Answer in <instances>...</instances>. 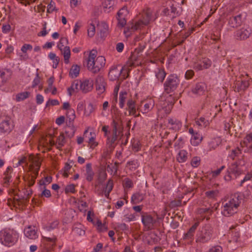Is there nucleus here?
<instances>
[{
	"mask_svg": "<svg viewBox=\"0 0 252 252\" xmlns=\"http://www.w3.org/2000/svg\"><path fill=\"white\" fill-rule=\"evenodd\" d=\"M241 202L240 196L238 193L231 195L222 203V214L227 217L233 216L237 212Z\"/></svg>",
	"mask_w": 252,
	"mask_h": 252,
	"instance_id": "1",
	"label": "nucleus"
},
{
	"mask_svg": "<svg viewBox=\"0 0 252 252\" xmlns=\"http://www.w3.org/2000/svg\"><path fill=\"white\" fill-rule=\"evenodd\" d=\"M96 51L92 50L87 59V68L93 74H97L105 64V59L103 56H98L96 59Z\"/></svg>",
	"mask_w": 252,
	"mask_h": 252,
	"instance_id": "2",
	"label": "nucleus"
},
{
	"mask_svg": "<svg viewBox=\"0 0 252 252\" xmlns=\"http://www.w3.org/2000/svg\"><path fill=\"white\" fill-rule=\"evenodd\" d=\"M18 237V233L14 229L4 228L0 231V243L5 246L14 245Z\"/></svg>",
	"mask_w": 252,
	"mask_h": 252,
	"instance_id": "3",
	"label": "nucleus"
},
{
	"mask_svg": "<svg viewBox=\"0 0 252 252\" xmlns=\"http://www.w3.org/2000/svg\"><path fill=\"white\" fill-rule=\"evenodd\" d=\"M213 229L210 224H205L198 231L196 241L197 243H205L212 238Z\"/></svg>",
	"mask_w": 252,
	"mask_h": 252,
	"instance_id": "4",
	"label": "nucleus"
},
{
	"mask_svg": "<svg viewBox=\"0 0 252 252\" xmlns=\"http://www.w3.org/2000/svg\"><path fill=\"white\" fill-rule=\"evenodd\" d=\"M180 83L177 75L171 74L168 76L164 83V92L170 94L177 89Z\"/></svg>",
	"mask_w": 252,
	"mask_h": 252,
	"instance_id": "5",
	"label": "nucleus"
},
{
	"mask_svg": "<svg viewBox=\"0 0 252 252\" xmlns=\"http://www.w3.org/2000/svg\"><path fill=\"white\" fill-rule=\"evenodd\" d=\"M152 18V12L150 9H148L144 10L142 14V19L136 22L132 26V29L133 30H137L141 29L145 26L147 25L150 23Z\"/></svg>",
	"mask_w": 252,
	"mask_h": 252,
	"instance_id": "6",
	"label": "nucleus"
},
{
	"mask_svg": "<svg viewBox=\"0 0 252 252\" xmlns=\"http://www.w3.org/2000/svg\"><path fill=\"white\" fill-rule=\"evenodd\" d=\"M13 124L9 117H6L0 123V134H9L13 129Z\"/></svg>",
	"mask_w": 252,
	"mask_h": 252,
	"instance_id": "7",
	"label": "nucleus"
},
{
	"mask_svg": "<svg viewBox=\"0 0 252 252\" xmlns=\"http://www.w3.org/2000/svg\"><path fill=\"white\" fill-rule=\"evenodd\" d=\"M123 67L120 65H113L110 68L108 78L110 81H114L119 79L123 73Z\"/></svg>",
	"mask_w": 252,
	"mask_h": 252,
	"instance_id": "8",
	"label": "nucleus"
},
{
	"mask_svg": "<svg viewBox=\"0 0 252 252\" xmlns=\"http://www.w3.org/2000/svg\"><path fill=\"white\" fill-rule=\"evenodd\" d=\"M252 33V30L248 26L244 27L234 32L235 38L238 40H244L248 38Z\"/></svg>",
	"mask_w": 252,
	"mask_h": 252,
	"instance_id": "9",
	"label": "nucleus"
},
{
	"mask_svg": "<svg viewBox=\"0 0 252 252\" xmlns=\"http://www.w3.org/2000/svg\"><path fill=\"white\" fill-rule=\"evenodd\" d=\"M29 160L31 163L30 168L32 173H35V174L38 175V171L41 165V162L39 158L34 156L33 155H31L29 157Z\"/></svg>",
	"mask_w": 252,
	"mask_h": 252,
	"instance_id": "10",
	"label": "nucleus"
},
{
	"mask_svg": "<svg viewBox=\"0 0 252 252\" xmlns=\"http://www.w3.org/2000/svg\"><path fill=\"white\" fill-rule=\"evenodd\" d=\"M245 161L243 160H240L238 161L232 163L228 170L232 174H233L235 178L242 174V170L239 167L240 165H244Z\"/></svg>",
	"mask_w": 252,
	"mask_h": 252,
	"instance_id": "11",
	"label": "nucleus"
},
{
	"mask_svg": "<svg viewBox=\"0 0 252 252\" xmlns=\"http://www.w3.org/2000/svg\"><path fill=\"white\" fill-rule=\"evenodd\" d=\"M94 86V81L92 79H86L81 80V86L80 89L84 94H87L91 92Z\"/></svg>",
	"mask_w": 252,
	"mask_h": 252,
	"instance_id": "12",
	"label": "nucleus"
},
{
	"mask_svg": "<svg viewBox=\"0 0 252 252\" xmlns=\"http://www.w3.org/2000/svg\"><path fill=\"white\" fill-rule=\"evenodd\" d=\"M95 85L98 94H100L105 91L107 84L102 76L98 75L96 77Z\"/></svg>",
	"mask_w": 252,
	"mask_h": 252,
	"instance_id": "13",
	"label": "nucleus"
},
{
	"mask_svg": "<svg viewBox=\"0 0 252 252\" xmlns=\"http://www.w3.org/2000/svg\"><path fill=\"white\" fill-rule=\"evenodd\" d=\"M9 193L14 196H17L18 198L15 197L13 199L11 198L8 199L7 204L9 206L15 207L17 205L19 206L21 204L23 203V202L22 201V199H24V197L23 196L22 198H20L14 189H10Z\"/></svg>",
	"mask_w": 252,
	"mask_h": 252,
	"instance_id": "14",
	"label": "nucleus"
},
{
	"mask_svg": "<svg viewBox=\"0 0 252 252\" xmlns=\"http://www.w3.org/2000/svg\"><path fill=\"white\" fill-rule=\"evenodd\" d=\"M113 126L112 135L111 136H107V143L111 146H113V145L115 143L118 138L117 135V126L118 125V123L113 120L112 123Z\"/></svg>",
	"mask_w": 252,
	"mask_h": 252,
	"instance_id": "15",
	"label": "nucleus"
},
{
	"mask_svg": "<svg viewBox=\"0 0 252 252\" xmlns=\"http://www.w3.org/2000/svg\"><path fill=\"white\" fill-rule=\"evenodd\" d=\"M241 144L243 147H247L245 152L252 153V132L247 134Z\"/></svg>",
	"mask_w": 252,
	"mask_h": 252,
	"instance_id": "16",
	"label": "nucleus"
},
{
	"mask_svg": "<svg viewBox=\"0 0 252 252\" xmlns=\"http://www.w3.org/2000/svg\"><path fill=\"white\" fill-rule=\"evenodd\" d=\"M85 139L90 144L91 148H94L97 145V143L95 141V134L92 132H89L85 130L84 133Z\"/></svg>",
	"mask_w": 252,
	"mask_h": 252,
	"instance_id": "17",
	"label": "nucleus"
},
{
	"mask_svg": "<svg viewBox=\"0 0 252 252\" xmlns=\"http://www.w3.org/2000/svg\"><path fill=\"white\" fill-rule=\"evenodd\" d=\"M250 86L249 80H244L237 81L235 86V91L237 92H244Z\"/></svg>",
	"mask_w": 252,
	"mask_h": 252,
	"instance_id": "18",
	"label": "nucleus"
},
{
	"mask_svg": "<svg viewBox=\"0 0 252 252\" xmlns=\"http://www.w3.org/2000/svg\"><path fill=\"white\" fill-rule=\"evenodd\" d=\"M167 126L174 130H178L182 127L181 122L175 118H168Z\"/></svg>",
	"mask_w": 252,
	"mask_h": 252,
	"instance_id": "19",
	"label": "nucleus"
},
{
	"mask_svg": "<svg viewBox=\"0 0 252 252\" xmlns=\"http://www.w3.org/2000/svg\"><path fill=\"white\" fill-rule=\"evenodd\" d=\"M142 222L147 229H151L155 221L151 215H146L142 216Z\"/></svg>",
	"mask_w": 252,
	"mask_h": 252,
	"instance_id": "20",
	"label": "nucleus"
},
{
	"mask_svg": "<svg viewBox=\"0 0 252 252\" xmlns=\"http://www.w3.org/2000/svg\"><path fill=\"white\" fill-rule=\"evenodd\" d=\"M206 89V86L203 83H198L192 88V92L193 94L197 95H202Z\"/></svg>",
	"mask_w": 252,
	"mask_h": 252,
	"instance_id": "21",
	"label": "nucleus"
},
{
	"mask_svg": "<svg viewBox=\"0 0 252 252\" xmlns=\"http://www.w3.org/2000/svg\"><path fill=\"white\" fill-rule=\"evenodd\" d=\"M126 110L128 111V115H134L136 112V102L132 98H129L126 102Z\"/></svg>",
	"mask_w": 252,
	"mask_h": 252,
	"instance_id": "22",
	"label": "nucleus"
},
{
	"mask_svg": "<svg viewBox=\"0 0 252 252\" xmlns=\"http://www.w3.org/2000/svg\"><path fill=\"white\" fill-rule=\"evenodd\" d=\"M242 16L241 14L230 17L228 20L229 25L233 28H237L242 23Z\"/></svg>",
	"mask_w": 252,
	"mask_h": 252,
	"instance_id": "23",
	"label": "nucleus"
},
{
	"mask_svg": "<svg viewBox=\"0 0 252 252\" xmlns=\"http://www.w3.org/2000/svg\"><path fill=\"white\" fill-rule=\"evenodd\" d=\"M24 234L27 237L31 239H35L38 237L34 226H30L26 228L24 230Z\"/></svg>",
	"mask_w": 252,
	"mask_h": 252,
	"instance_id": "24",
	"label": "nucleus"
},
{
	"mask_svg": "<svg viewBox=\"0 0 252 252\" xmlns=\"http://www.w3.org/2000/svg\"><path fill=\"white\" fill-rule=\"evenodd\" d=\"M81 86V80H76L74 81L70 87L67 89L68 94L69 96L72 95V92H78L81 91V89H80V87Z\"/></svg>",
	"mask_w": 252,
	"mask_h": 252,
	"instance_id": "25",
	"label": "nucleus"
},
{
	"mask_svg": "<svg viewBox=\"0 0 252 252\" xmlns=\"http://www.w3.org/2000/svg\"><path fill=\"white\" fill-rule=\"evenodd\" d=\"M114 187L113 181L112 179H109L106 185L104 187L102 192L100 193L102 195L103 193L105 196L108 198L109 196L110 193L113 189Z\"/></svg>",
	"mask_w": 252,
	"mask_h": 252,
	"instance_id": "26",
	"label": "nucleus"
},
{
	"mask_svg": "<svg viewBox=\"0 0 252 252\" xmlns=\"http://www.w3.org/2000/svg\"><path fill=\"white\" fill-rule=\"evenodd\" d=\"M146 194L140 192L134 193L131 196V203L138 204L142 201L145 198Z\"/></svg>",
	"mask_w": 252,
	"mask_h": 252,
	"instance_id": "27",
	"label": "nucleus"
},
{
	"mask_svg": "<svg viewBox=\"0 0 252 252\" xmlns=\"http://www.w3.org/2000/svg\"><path fill=\"white\" fill-rule=\"evenodd\" d=\"M199 225V222H195L192 226L189 229L188 231L185 234L184 239H191L193 238L195 231L197 228V227Z\"/></svg>",
	"mask_w": 252,
	"mask_h": 252,
	"instance_id": "28",
	"label": "nucleus"
},
{
	"mask_svg": "<svg viewBox=\"0 0 252 252\" xmlns=\"http://www.w3.org/2000/svg\"><path fill=\"white\" fill-rule=\"evenodd\" d=\"M199 225V222H195L192 226L189 229L188 231L185 234L184 239H191L193 238L195 231L197 228V227Z\"/></svg>",
	"mask_w": 252,
	"mask_h": 252,
	"instance_id": "29",
	"label": "nucleus"
},
{
	"mask_svg": "<svg viewBox=\"0 0 252 252\" xmlns=\"http://www.w3.org/2000/svg\"><path fill=\"white\" fill-rule=\"evenodd\" d=\"M199 225V222H195L192 226L189 229L188 231L185 234L184 239H191L193 238L195 231L197 228V227Z\"/></svg>",
	"mask_w": 252,
	"mask_h": 252,
	"instance_id": "30",
	"label": "nucleus"
},
{
	"mask_svg": "<svg viewBox=\"0 0 252 252\" xmlns=\"http://www.w3.org/2000/svg\"><path fill=\"white\" fill-rule=\"evenodd\" d=\"M98 30L99 31L100 36L101 38H104L108 33V26L105 22H102L97 26Z\"/></svg>",
	"mask_w": 252,
	"mask_h": 252,
	"instance_id": "31",
	"label": "nucleus"
},
{
	"mask_svg": "<svg viewBox=\"0 0 252 252\" xmlns=\"http://www.w3.org/2000/svg\"><path fill=\"white\" fill-rule=\"evenodd\" d=\"M127 93L126 91H121L119 94V105L121 109L124 108L125 105L126 100L127 98Z\"/></svg>",
	"mask_w": 252,
	"mask_h": 252,
	"instance_id": "32",
	"label": "nucleus"
},
{
	"mask_svg": "<svg viewBox=\"0 0 252 252\" xmlns=\"http://www.w3.org/2000/svg\"><path fill=\"white\" fill-rule=\"evenodd\" d=\"M155 106V102L153 99H150L147 100L144 105V109L140 110L143 113H147L153 109Z\"/></svg>",
	"mask_w": 252,
	"mask_h": 252,
	"instance_id": "33",
	"label": "nucleus"
},
{
	"mask_svg": "<svg viewBox=\"0 0 252 252\" xmlns=\"http://www.w3.org/2000/svg\"><path fill=\"white\" fill-rule=\"evenodd\" d=\"M86 179L89 181L91 182L93 180L94 176V172L92 169V164L90 163L86 164Z\"/></svg>",
	"mask_w": 252,
	"mask_h": 252,
	"instance_id": "34",
	"label": "nucleus"
},
{
	"mask_svg": "<svg viewBox=\"0 0 252 252\" xmlns=\"http://www.w3.org/2000/svg\"><path fill=\"white\" fill-rule=\"evenodd\" d=\"M202 139V136L198 133L195 132L192 135L190 139V143L193 146H196L199 145Z\"/></svg>",
	"mask_w": 252,
	"mask_h": 252,
	"instance_id": "35",
	"label": "nucleus"
},
{
	"mask_svg": "<svg viewBox=\"0 0 252 252\" xmlns=\"http://www.w3.org/2000/svg\"><path fill=\"white\" fill-rule=\"evenodd\" d=\"M80 67L79 65H73L69 71V76L72 78L77 77L80 72Z\"/></svg>",
	"mask_w": 252,
	"mask_h": 252,
	"instance_id": "36",
	"label": "nucleus"
},
{
	"mask_svg": "<svg viewBox=\"0 0 252 252\" xmlns=\"http://www.w3.org/2000/svg\"><path fill=\"white\" fill-rule=\"evenodd\" d=\"M62 53L63 55L64 63L66 64L68 63L70 57V50L69 46H65L62 50Z\"/></svg>",
	"mask_w": 252,
	"mask_h": 252,
	"instance_id": "37",
	"label": "nucleus"
},
{
	"mask_svg": "<svg viewBox=\"0 0 252 252\" xmlns=\"http://www.w3.org/2000/svg\"><path fill=\"white\" fill-rule=\"evenodd\" d=\"M13 171V169L11 166H8L6 170L4 173V177L3 178L4 183L6 184H8L10 181L11 178V173Z\"/></svg>",
	"mask_w": 252,
	"mask_h": 252,
	"instance_id": "38",
	"label": "nucleus"
},
{
	"mask_svg": "<svg viewBox=\"0 0 252 252\" xmlns=\"http://www.w3.org/2000/svg\"><path fill=\"white\" fill-rule=\"evenodd\" d=\"M188 153L185 150H181L179 151L177 157V160L179 162H184L188 158Z\"/></svg>",
	"mask_w": 252,
	"mask_h": 252,
	"instance_id": "39",
	"label": "nucleus"
},
{
	"mask_svg": "<svg viewBox=\"0 0 252 252\" xmlns=\"http://www.w3.org/2000/svg\"><path fill=\"white\" fill-rule=\"evenodd\" d=\"M64 131L66 136L71 138L73 137L74 135L75 129L73 126H66L64 128Z\"/></svg>",
	"mask_w": 252,
	"mask_h": 252,
	"instance_id": "40",
	"label": "nucleus"
},
{
	"mask_svg": "<svg viewBox=\"0 0 252 252\" xmlns=\"http://www.w3.org/2000/svg\"><path fill=\"white\" fill-rule=\"evenodd\" d=\"M48 57L49 59L53 61V68H56L59 63V58L57 57L55 53L52 52L49 53Z\"/></svg>",
	"mask_w": 252,
	"mask_h": 252,
	"instance_id": "41",
	"label": "nucleus"
},
{
	"mask_svg": "<svg viewBox=\"0 0 252 252\" xmlns=\"http://www.w3.org/2000/svg\"><path fill=\"white\" fill-rule=\"evenodd\" d=\"M30 93L28 92H24L18 94L16 96V99L17 101H21L25 100L29 97Z\"/></svg>",
	"mask_w": 252,
	"mask_h": 252,
	"instance_id": "42",
	"label": "nucleus"
},
{
	"mask_svg": "<svg viewBox=\"0 0 252 252\" xmlns=\"http://www.w3.org/2000/svg\"><path fill=\"white\" fill-rule=\"evenodd\" d=\"M57 148L58 149L61 148L65 143V137L63 134H61L57 140Z\"/></svg>",
	"mask_w": 252,
	"mask_h": 252,
	"instance_id": "43",
	"label": "nucleus"
},
{
	"mask_svg": "<svg viewBox=\"0 0 252 252\" xmlns=\"http://www.w3.org/2000/svg\"><path fill=\"white\" fill-rule=\"evenodd\" d=\"M197 125L203 127H206L209 125V122L208 120H206L204 117L200 118L198 120L196 121Z\"/></svg>",
	"mask_w": 252,
	"mask_h": 252,
	"instance_id": "44",
	"label": "nucleus"
},
{
	"mask_svg": "<svg viewBox=\"0 0 252 252\" xmlns=\"http://www.w3.org/2000/svg\"><path fill=\"white\" fill-rule=\"evenodd\" d=\"M59 224V220H54L51 222L49 223L46 226L45 228L47 231H51L57 228Z\"/></svg>",
	"mask_w": 252,
	"mask_h": 252,
	"instance_id": "45",
	"label": "nucleus"
},
{
	"mask_svg": "<svg viewBox=\"0 0 252 252\" xmlns=\"http://www.w3.org/2000/svg\"><path fill=\"white\" fill-rule=\"evenodd\" d=\"M94 110V107L91 103H90L85 107L84 115L86 116H89Z\"/></svg>",
	"mask_w": 252,
	"mask_h": 252,
	"instance_id": "46",
	"label": "nucleus"
},
{
	"mask_svg": "<svg viewBox=\"0 0 252 252\" xmlns=\"http://www.w3.org/2000/svg\"><path fill=\"white\" fill-rule=\"evenodd\" d=\"M8 79V75H6L3 70H0V86L3 85Z\"/></svg>",
	"mask_w": 252,
	"mask_h": 252,
	"instance_id": "47",
	"label": "nucleus"
},
{
	"mask_svg": "<svg viewBox=\"0 0 252 252\" xmlns=\"http://www.w3.org/2000/svg\"><path fill=\"white\" fill-rule=\"evenodd\" d=\"M123 186L126 189H130L133 188V183L131 179L126 178L123 181Z\"/></svg>",
	"mask_w": 252,
	"mask_h": 252,
	"instance_id": "48",
	"label": "nucleus"
},
{
	"mask_svg": "<svg viewBox=\"0 0 252 252\" xmlns=\"http://www.w3.org/2000/svg\"><path fill=\"white\" fill-rule=\"evenodd\" d=\"M107 174L104 171L99 172L98 176V182L99 184H102L107 178Z\"/></svg>",
	"mask_w": 252,
	"mask_h": 252,
	"instance_id": "49",
	"label": "nucleus"
},
{
	"mask_svg": "<svg viewBox=\"0 0 252 252\" xmlns=\"http://www.w3.org/2000/svg\"><path fill=\"white\" fill-rule=\"evenodd\" d=\"M166 74L163 69H159L156 73V77L159 81L162 82L164 80Z\"/></svg>",
	"mask_w": 252,
	"mask_h": 252,
	"instance_id": "50",
	"label": "nucleus"
},
{
	"mask_svg": "<svg viewBox=\"0 0 252 252\" xmlns=\"http://www.w3.org/2000/svg\"><path fill=\"white\" fill-rule=\"evenodd\" d=\"M218 190H208L205 192L206 196L209 198L213 199L216 198L218 195Z\"/></svg>",
	"mask_w": 252,
	"mask_h": 252,
	"instance_id": "51",
	"label": "nucleus"
},
{
	"mask_svg": "<svg viewBox=\"0 0 252 252\" xmlns=\"http://www.w3.org/2000/svg\"><path fill=\"white\" fill-rule=\"evenodd\" d=\"M201 159L200 157H194L192 158L190 162L191 166L193 167H197L200 164Z\"/></svg>",
	"mask_w": 252,
	"mask_h": 252,
	"instance_id": "52",
	"label": "nucleus"
},
{
	"mask_svg": "<svg viewBox=\"0 0 252 252\" xmlns=\"http://www.w3.org/2000/svg\"><path fill=\"white\" fill-rule=\"evenodd\" d=\"M203 69H207L209 68L212 64V62L208 58H204L201 61Z\"/></svg>",
	"mask_w": 252,
	"mask_h": 252,
	"instance_id": "53",
	"label": "nucleus"
},
{
	"mask_svg": "<svg viewBox=\"0 0 252 252\" xmlns=\"http://www.w3.org/2000/svg\"><path fill=\"white\" fill-rule=\"evenodd\" d=\"M241 150L239 148H236L232 150L230 154L229 155V157L230 158L234 160L236 157L238 156L241 154Z\"/></svg>",
	"mask_w": 252,
	"mask_h": 252,
	"instance_id": "54",
	"label": "nucleus"
},
{
	"mask_svg": "<svg viewBox=\"0 0 252 252\" xmlns=\"http://www.w3.org/2000/svg\"><path fill=\"white\" fill-rule=\"evenodd\" d=\"M43 239L44 242H49L51 244V245L52 247H54L56 245V243L57 241V238L56 237H53L52 238L48 237H43Z\"/></svg>",
	"mask_w": 252,
	"mask_h": 252,
	"instance_id": "55",
	"label": "nucleus"
},
{
	"mask_svg": "<svg viewBox=\"0 0 252 252\" xmlns=\"http://www.w3.org/2000/svg\"><path fill=\"white\" fill-rule=\"evenodd\" d=\"M95 26L94 24H91L88 29V35L90 37H93L95 34Z\"/></svg>",
	"mask_w": 252,
	"mask_h": 252,
	"instance_id": "56",
	"label": "nucleus"
},
{
	"mask_svg": "<svg viewBox=\"0 0 252 252\" xmlns=\"http://www.w3.org/2000/svg\"><path fill=\"white\" fill-rule=\"evenodd\" d=\"M179 9L178 10L177 7L174 6L173 4L170 6V10L171 13L174 14L173 17H176L180 14L181 11L180 10L181 9V7H179Z\"/></svg>",
	"mask_w": 252,
	"mask_h": 252,
	"instance_id": "57",
	"label": "nucleus"
},
{
	"mask_svg": "<svg viewBox=\"0 0 252 252\" xmlns=\"http://www.w3.org/2000/svg\"><path fill=\"white\" fill-rule=\"evenodd\" d=\"M117 19L118 20V26L121 28L124 27L125 25L126 24V20L125 19V17L124 16H120V17H117Z\"/></svg>",
	"mask_w": 252,
	"mask_h": 252,
	"instance_id": "58",
	"label": "nucleus"
},
{
	"mask_svg": "<svg viewBox=\"0 0 252 252\" xmlns=\"http://www.w3.org/2000/svg\"><path fill=\"white\" fill-rule=\"evenodd\" d=\"M52 181V178L51 176H47L44 178V180H41L39 181V185L40 186L42 185H46V184H49Z\"/></svg>",
	"mask_w": 252,
	"mask_h": 252,
	"instance_id": "59",
	"label": "nucleus"
},
{
	"mask_svg": "<svg viewBox=\"0 0 252 252\" xmlns=\"http://www.w3.org/2000/svg\"><path fill=\"white\" fill-rule=\"evenodd\" d=\"M33 175H32L31 177H29L28 180V186L30 187L33 186L35 183V179L38 175L33 173Z\"/></svg>",
	"mask_w": 252,
	"mask_h": 252,
	"instance_id": "60",
	"label": "nucleus"
},
{
	"mask_svg": "<svg viewBox=\"0 0 252 252\" xmlns=\"http://www.w3.org/2000/svg\"><path fill=\"white\" fill-rule=\"evenodd\" d=\"M54 82V77H50L48 80V88L45 90V92L47 93L48 91H49L52 88V85L53 84V83Z\"/></svg>",
	"mask_w": 252,
	"mask_h": 252,
	"instance_id": "61",
	"label": "nucleus"
},
{
	"mask_svg": "<svg viewBox=\"0 0 252 252\" xmlns=\"http://www.w3.org/2000/svg\"><path fill=\"white\" fill-rule=\"evenodd\" d=\"M71 167V166L69 164L66 163L65 164V166L63 168V176L64 177H65V178L68 177V173L69 171L70 170Z\"/></svg>",
	"mask_w": 252,
	"mask_h": 252,
	"instance_id": "62",
	"label": "nucleus"
},
{
	"mask_svg": "<svg viewBox=\"0 0 252 252\" xmlns=\"http://www.w3.org/2000/svg\"><path fill=\"white\" fill-rule=\"evenodd\" d=\"M75 186L73 184L67 185L65 188V192L67 193L68 192L73 193L75 192Z\"/></svg>",
	"mask_w": 252,
	"mask_h": 252,
	"instance_id": "63",
	"label": "nucleus"
},
{
	"mask_svg": "<svg viewBox=\"0 0 252 252\" xmlns=\"http://www.w3.org/2000/svg\"><path fill=\"white\" fill-rule=\"evenodd\" d=\"M51 192L50 190L44 188V189L42 191L41 194L39 195V197H45L47 198H49L51 196Z\"/></svg>",
	"mask_w": 252,
	"mask_h": 252,
	"instance_id": "64",
	"label": "nucleus"
}]
</instances>
